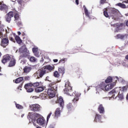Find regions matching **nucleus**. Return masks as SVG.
Returning a JSON list of instances; mask_svg holds the SVG:
<instances>
[{
	"instance_id": "16",
	"label": "nucleus",
	"mask_w": 128,
	"mask_h": 128,
	"mask_svg": "<svg viewBox=\"0 0 128 128\" xmlns=\"http://www.w3.org/2000/svg\"><path fill=\"white\" fill-rule=\"evenodd\" d=\"M34 117V118H40V114H39L38 113H30L29 112L28 114V118H32Z\"/></svg>"
},
{
	"instance_id": "35",
	"label": "nucleus",
	"mask_w": 128,
	"mask_h": 128,
	"mask_svg": "<svg viewBox=\"0 0 128 128\" xmlns=\"http://www.w3.org/2000/svg\"><path fill=\"white\" fill-rule=\"evenodd\" d=\"M67 108L70 110H74V106H72V104L71 103H69L67 104Z\"/></svg>"
},
{
	"instance_id": "45",
	"label": "nucleus",
	"mask_w": 128,
	"mask_h": 128,
	"mask_svg": "<svg viewBox=\"0 0 128 128\" xmlns=\"http://www.w3.org/2000/svg\"><path fill=\"white\" fill-rule=\"evenodd\" d=\"M30 60L31 62H34L36 61V58L34 56H31L30 58Z\"/></svg>"
},
{
	"instance_id": "15",
	"label": "nucleus",
	"mask_w": 128,
	"mask_h": 128,
	"mask_svg": "<svg viewBox=\"0 0 128 128\" xmlns=\"http://www.w3.org/2000/svg\"><path fill=\"white\" fill-rule=\"evenodd\" d=\"M74 94L75 96V97L73 99L72 102H74V104H76V102L78 100V98L80 96V93L78 92L75 91L73 93V94Z\"/></svg>"
},
{
	"instance_id": "34",
	"label": "nucleus",
	"mask_w": 128,
	"mask_h": 128,
	"mask_svg": "<svg viewBox=\"0 0 128 128\" xmlns=\"http://www.w3.org/2000/svg\"><path fill=\"white\" fill-rule=\"evenodd\" d=\"M29 54H30V51L28 50V48H25L23 52V54L24 56H28Z\"/></svg>"
},
{
	"instance_id": "55",
	"label": "nucleus",
	"mask_w": 128,
	"mask_h": 128,
	"mask_svg": "<svg viewBox=\"0 0 128 128\" xmlns=\"http://www.w3.org/2000/svg\"><path fill=\"white\" fill-rule=\"evenodd\" d=\"M24 80H30V76H27L24 77Z\"/></svg>"
},
{
	"instance_id": "58",
	"label": "nucleus",
	"mask_w": 128,
	"mask_h": 128,
	"mask_svg": "<svg viewBox=\"0 0 128 128\" xmlns=\"http://www.w3.org/2000/svg\"><path fill=\"white\" fill-rule=\"evenodd\" d=\"M53 62H58V59H54L53 60Z\"/></svg>"
},
{
	"instance_id": "26",
	"label": "nucleus",
	"mask_w": 128,
	"mask_h": 128,
	"mask_svg": "<svg viewBox=\"0 0 128 128\" xmlns=\"http://www.w3.org/2000/svg\"><path fill=\"white\" fill-rule=\"evenodd\" d=\"M58 70L60 74H64V72H66V68H64V66L59 67Z\"/></svg>"
},
{
	"instance_id": "59",
	"label": "nucleus",
	"mask_w": 128,
	"mask_h": 128,
	"mask_svg": "<svg viewBox=\"0 0 128 128\" xmlns=\"http://www.w3.org/2000/svg\"><path fill=\"white\" fill-rule=\"evenodd\" d=\"M122 2H124V4H128V0H124Z\"/></svg>"
},
{
	"instance_id": "13",
	"label": "nucleus",
	"mask_w": 128,
	"mask_h": 128,
	"mask_svg": "<svg viewBox=\"0 0 128 128\" xmlns=\"http://www.w3.org/2000/svg\"><path fill=\"white\" fill-rule=\"evenodd\" d=\"M106 88V83L104 82H102L101 84L98 85L96 87V90L97 92H100V90H104Z\"/></svg>"
},
{
	"instance_id": "28",
	"label": "nucleus",
	"mask_w": 128,
	"mask_h": 128,
	"mask_svg": "<svg viewBox=\"0 0 128 128\" xmlns=\"http://www.w3.org/2000/svg\"><path fill=\"white\" fill-rule=\"evenodd\" d=\"M32 67L30 66H26L24 68V72H30L32 70Z\"/></svg>"
},
{
	"instance_id": "52",
	"label": "nucleus",
	"mask_w": 128,
	"mask_h": 128,
	"mask_svg": "<svg viewBox=\"0 0 128 128\" xmlns=\"http://www.w3.org/2000/svg\"><path fill=\"white\" fill-rule=\"evenodd\" d=\"M104 16H106V18H108V11L106 10H104Z\"/></svg>"
},
{
	"instance_id": "6",
	"label": "nucleus",
	"mask_w": 128,
	"mask_h": 128,
	"mask_svg": "<svg viewBox=\"0 0 128 128\" xmlns=\"http://www.w3.org/2000/svg\"><path fill=\"white\" fill-rule=\"evenodd\" d=\"M56 92L54 89H52V88H48L47 91V94L49 96V98H54L56 96Z\"/></svg>"
},
{
	"instance_id": "27",
	"label": "nucleus",
	"mask_w": 128,
	"mask_h": 128,
	"mask_svg": "<svg viewBox=\"0 0 128 128\" xmlns=\"http://www.w3.org/2000/svg\"><path fill=\"white\" fill-rule=\"evenodd\" d=\"M14 38H16V34H12L9 36V40H11V42H16V40H14Z\"/></svg>"
},
{
	"instance_id": "1",
	"label": "nucleus",
	"mask_w": 128,
	"mask_h": 128,
	"mask_svg": "<svg viewBox=\"0 0 128 128\" xmlns=\"http://www.w3.org/2000/svg\"><path fill=\"white\" fill-rule=\"evenodd\" d=\"M48 71L46 70L44 67L40 68L34 74V76H36L37 78H42L46 74Z\"/></svg>"
},
{
	"instance_id": "23",
	"label": "nucleus",
	"mask_w": 128,
	"mask_h": 128,
	"mask_svg": "<svg viewBox=\"0 0 128 128\" xmlns=\"http://www.w3.org/2000/svg\"><path fill=\"white\" fill-rule=\"evenodd\" d=\"M98 112L100 114H104V108L102 104H100L98 107Z\"/></svg>"
},
{
	"instance_id": "47",
	"label": "nucleus",
	"mask_w": 128,
	"mask_h": 128,
	"mask_svg": "<svg viewBox=\"0 0 128 128\" xmlns=\"http://www.w3.org/2000/svg\"><path fill=\"white\" fill-rule=\"evenodd\" d=\"M34 56H36V58H40V54L38 51H37V52H35V53H34Z\"/></svg>"
},
{
	"instance_id": "39",
	"label": "nucleus",
	"mask_w": 128,
	"mask_h": 128,
	"mask_svg": "<svg viewBox=\"0 0 128 128\" xmlns=\"http://www.w3.org/2000/svg\"><path fill=\"white\" fill-rule=\"evenodd\" d=\"M72 87L70 86V81L68 80H65V88H70Z\"/></svg>"
},
{
	"instance_id": "49",
	"label": "nucleus",
	"mask_w": 128,
	"mask_h": 128,
	"mask_svg": "<svg viewBox=\"0 0 128 128\" xmlns=\"http://www.w3.org/2000/svg\"><path fill=\"white\" fill-rule=\"evenodd\" d=\"M100 4H106V0H100Z\"/></svg>"
},
{
	"instance_id": "50",
	"label": "nucleus",
	"mask_w": 128,
	"mask_h": 128,
	"mask_svg": "<svg viewBox=\"0 0 128 128\" xmlns=\"http://www.w3.org/2000/svg\"><path fill=\"white\" fill-rule=\"evenodd\" d=\"M121 90L124 92H126L128 88L126 86H124L123 88H120Z\"/></svg>"
},
{
	"instance_id": "31",
	"label": "nucleus",
	"mask_w": 128,
	"mask_h": 128,
	"mask_svg": "<svg viewBox=\"0 0 128 128\" xmlns=\"http://www.w3.org/2000/svg\"><path fill=\"white\" fill-rule=\"evenodd\" d=\"M117 96H118L120 100H124V92L122 90L120 92Z\"/></svg>"
},
{
	"instance_id": "17",
	"label": "nucleus",
	"mask_w": 128,
	"mask_h": 128,
	"mask_svg": "<svg viewBox=\"0 0 128 128\" xmlns=\"http://www.w3.org/2000/svg\"><path fill=\"white\" fill-rule=\"evenodd\" d=\"M16 61L14 58V57L12 56V58L10 60V62H9L8 66L10 68H12V66H16Z\"/></svg>"
},
{
	"instance_id": "63",
	"label": "nucleus",
	"mask_w": 128,
	"mask_h": 128,
	"mask_svg": "<svg viewBox=\"0 0 128 128\" xmlns=\"http://www.w3.org/2000/svg\"><path fill=\"white\" fill-rule=\"evenodd\" d=\"M22 118H24V114H22L21 116Z\"/></svg>"
},
{
	"instance_id": "42",
	"label": "nucleus",
	"mask_w": 128,
	"mask_h": 128,
	"mask_svg": "<svg viewBox=\"0 0 128 128\" xmlns=\"http://www.w3.org/2000/svg\"><path fill=\"white\" fill-rule=\"evenodd\" d=\"M60 73L58 71H55L54 72V78H60Z\"/></svg>"
},
{
	"instance_id": "29",
	"label": "nucleus",
	"mask_w": 128,
	"mask_h": 128,
	"mask_svg": "<svg viewBox=\"0 0 128 128\" xmlns=\"http://www.w3.org/2000/svg\"><path fill=\"white\" fill-rule=\"evenodd\" d=\"M15 40L18 44H22V39H20V38L18 36H15Z\"/></svg>"
},
{
	"instance_id": "2",
	"label": "nucleus",
	"mask_w": 128,
	"mask_h": 128,
	"mask_svg": "<svg viewBox=\"0 0 128 128\" xmlns=\"http://www.w3.org/2000/svg\"><path fill=\"white\" fill-rule=\"evenodd\" d=\"M122 92V90L120 88H116L113 89L111 92H109L110 94H112V98H116L118 95Z\"/></svg>"
},
{
	"instance_id": "32",
	"label": "nucleus",
	"mask_w": 128,
	"mask_h": 128,
	"mask_svg": "<svg viewBox=\"0 0 128 128\" xmlns=\"http://www.w3.org/2000/svg\"><path fill=\"white\" fill-rule=\"evenodd\" d=\"M84 12L86 16L88 18H90V13L88 12V10L86 8V6H84Z\"/></svg>"
},
{
	"instance_id": "41",
	"label": "nucleus",
	"mask_w": 128,
	"mask_h": 128,
	"mask_svg": "<svg viewBox=\"0 0 128 128\" xmlns=\"http://www.w3.org/2000/svg\"><path fill=\"white\" fill-rule=\"evenodd\" d=\"M16 22L18 26H22V20L16 21Z\"/></svg>"
},
{
	"instance_id": "5",
	"label": "nucleus",
	"mask_w": 128,
	"mask_h": 128,
	"mask_svg": "<svg viewBox=\"0 0 128 128\" xmlns=\"http://www.w3.org/2000/svg\"><path fill=\"white\" fill-rule=\"evenodd\" d=\"M56 92L54 89H52V88H48L47 91V94L49 96V98H54L56 96Z\"/></svg>"
},
{
	"instance_id": "11",
	"label": "nucleus",
	"mask_w": 128,
	"mask_h": 128,
	"mask_svg": "<svg viewBox=\"0 0 128 128\" xmlns=\"http://www.w3.org/2000/svg\"><path fill=\"white\" fill-rule=\"evenodd\" d=\"M48 87L54 90H58V84L56 82H52L49 84Z\"/></svg>"
},
{
	"instance_id": "48",
	"label": "nucleus",
	"mask_w": 128,
	"mask_h": 128,
	"mask_svg": "<svg viewBox=\"0 0 128 128\" xmlns=\"http://www.w3.org/2000/svg\"><path fill=\"white\" fill-rule=\"evenodd\" d=\"M32 52L34 54L35 52H36L38 50V48H33L32 49Z\"/></svg>"
},
{
	"instance_id": "24",
	"label": "nucleus",
	"mask_w": 128,
	"mask_h": 128,
	"mask_svg": "<svg viewBox=\"0 0 128 128\" xmlns=\"http://www.w3.org/2000/svg\"><path fill=\"white\" fill-rule=\"evenodd\" d=\"M58 103L60 104V106L62 108L64 106V99L62 97H60L58 100Z\"/></svg>"
},
{
	"instance_id": "61",
	"label": "nucleus",
	"mask_w": 128,
	"mask_h": 128,
	"mask_svg": "<svg viewBox=\"0 0 128 128\" xmlns=\"http://www.w3.org/2000/svg\"><path fill=\"white\" fill-rule=\"evenodd\" d=\"M18 36H20V34H22V33L20 32H18Z\"/></svg>"
},
{
	"instance_id": "53",
	"label": "nucleus",
	"mask_w": 128,
	"mask_h": 128,
	"mask_svg": "<svg viewBox=\"0 0 128 128\" xmlns=\"http://www.w3.org/2000/svg\"><path fill=\"white\" fill-rule=\"evenodd\" d=\"M112 26H114V28H118L120 26V24L118 23H116L113 24H111Z\"/></svg>"
},
{
	"instance_id": "8",
	"label": "nucleus",
	"mask_w": 128,
	"mask_h": 128,
	"mask_svg": "<svg viewBox=\"0 0 128 128\" xmlns=\"http://www.w3.org/2000/svg\"><path fill=\"white\" fill-rule=\"evenodd\" d=\"M24 88L26 90L27 92H32L34 88H32V83L26 84L24 85Z\"/></svg>"
},
{
	"instance_id": "36",
	"label": "nucleus",
	"mask_w": 128,
	"mask_h": 128,
	"mask_svg": "<svg viewBox=\"0 0 128 128\" xmlns=\"http://www.w3.org/2000/svg\"><path fill=\"white\" fill-rule=\"evenodd\" d=\"M47 96L48 94L44 93H42L40 94V97H41V98H42V100H46Z\"/></svg>"
},
{
	"instance_id": "57",
	"label": "nucleus",
	"mask_w": 128,
	"mask_h": 128,
	"mask_svg": "<svg viewBox=\"0 0 128 128\" xmlns=\"http://www.w3.org/2000/svg\"><path fill=\"white\" fill-rule=\"evenodd\" d=\"M76 4L77 6H78V4H79L78 0H76Z\"/></svg>"
},
{
	"instance_id": "12",
	"label": "nucleus",
	"mask_w": 128,
	"mask_h": 128,
	"mask_svg": "<svg viewBox=\"0 0 128 128\" xmlns=\"http://www.w3.org/2000/svg\"><path fill=\"white\" fill-rule=\"evenodd\" d=\"M8 38H4L2 40L0 46L3 48H6L7 46H8Z\"/></svg>"
},
{
	"instance_id": "20",
	"label": "nucleus",
	"mask_w": 128,
	"mask_h": 128,
	"mask_svg": "<svg viewBox=\"0 0 128 128\" xmlns=\"http://www.w3.org/2000/svg\"><path fill=\"white\" fill-rule=\"evenodd\" d=\"M44 70H48L49 72H52L54 70V66H51L50 65H46V66H43Z\"/></svg>"
},
{
	"instance_id": "21",
	"label": "nucleus",
	"mask_w": 128,
	"mask_h": 128,
	"mask_svg": "<svg viewBox=\"0 0 128 128\" xmlns=\"http://www.w3.org/2000/svg\"><path fill=\"white\" fill-rule=\"evenodd\" d=\"M60 116V108H58L55 111L54 118H58Z\"/></svg>"
},
{
	"instance_id": "22",
	"label": "nucleus",
	"mask_w": 128,
	"mask_h": 128,
	"mask_svg": "<svg viewBox=\"0 0 128 128\" xmlns=\"http://www.w3.org/2000/svg\"><path fill=\"white\" fill-rule=\"evenodd\" d=\"M114 86H116V84H108L107 85H105V90H106V92H108V90H112V88H114Z\"/></svg>"
},
{
	"instance_id": "54",
	"label": "nucleus",
	"mask_w": 128,
	"mask_h": 128,
	"mask_svg": "<svg viewBox=\"0 0 128 128\" xmlns=\"http://www.w3.org/2000/svg\"><path fill=\"white\" fill-rule=\"evenodd\" d=\"M50 116H52V112L50 113L47 116L46 120L47 122L50 120Z\"/></svg>"
},
{
	"instance_id": "64",
	"label": "nucleus",
	"mask_w": 128,
	"mask_h": 128,
	"mask_svg": "<svg viewBox=\"0 0 128 128\" xmlns=\"http://www.w3.org/2000/svg\"><path fill=\"white\" fill-rule=\"evenodd\" d=\"M125 86L127 87V88H128V84H127Z\"/></svg>"
},
{
	"instance_id": "14",
	"label": "nucleus",
	"mask_w": 128,
	"mask_h": 128,
	"mask_svg": "<svg viewBox=\"0 0 128 128\" xmlns=\"http://www.w3.org/2000/svg\"><path fill=\"white\" fill-rule=\"evenodd\" d=\"M0 10L5 12H8V8L6 4H4V2H0Z\"/></svg>"
},
{
	"instance_id": "44",
	"label": "nucleus",
	"mask_w": 128,
	"mask_h": 128,
	"mask_svg": "<svg viewBox=\"0 0 128 128\" xmlns=\"http://www.w3.org/2000/svg\"><path fill=\"white\" fill-rule=\"evenodd\" d=\"M116 6H120V8H126V4L122 3H118L116 4Z\"/></svg>"
},
{
	"instance_id": "25",
	"label": "nucleus",
	"mask_w": 128,
	"mask_h": 128,
	"mask_svg": "<svg viewBox=\"0 0 128 128\" xmlns=\"http://www.w3.org/2000/svg\"><path fill=\"white\" fill-rule=\"evenodd\" d=\"M44 90V86H39L38 88L35 89V92H42Z\"/></svg>"
},
{
	"instance_id": "30",
	"label": "nucleus",
	"mask_w": 128,
	"mask_h": 128,
	"mask_svg": "<svg viewBox=\"0 0 128 128\" xmlns=\"http://www.w3.org/2000/svg\"><path fill=\"white\" fill-rule=\"evenodd\" d=\"M14 22H18L20 20V14L16 13L14 16Z\"/></svg>"
},
{
	"instance_id": "18",
	"label": "nucleus",
	"mask_w": 128,
	"mask_h": 128,
	"mask_svg": "<svg viewBox=\"0 0 128 128\" xmlns=\"http://www.w3.org/2000/svg\"><path fill=\"white\" fill-rule=\"evenodd\" d=\"M44 118H39L36 120V122L39 124V126H44Z\"/></svg>"
},
{
	"instance_id": "46",
	"label": "nucleus",
	"mask_w": 128,
	"mask_h": 128,
	"mask_svg": "<svg viewBox=\"0 0 128 128\" xmlns=\"http://www.w3.org/2000/svg\"><path fill=\"white\" fill-rule=\"evenodd\" d=\"M32 122L34 126H36V124L34 122H36V118H34V117H32Z\"/></svg>"
},
{
	"instance_id": "33",
	"label": "nucleus",
	"mask_w": 128,
	"mask_h": 128,
	"mask_svg": "<svg viewBox=\"0 0 128 128\" xmlns=\"http://www.w3.org/2000/svg\"><path fill=\"white\" fill-rule=\"evenodd\" d=\"M24 80V77H20L16 78L15 80L16 84H20V82H22Z\"/></svg>"
},
{
	"instance_id": "37",
	"label": "nucleus",
	"mask_w": 128,
	"mask_h": 128,
	"mask_svg": "<svg viewBox=\"0 0 128 128\" xmlns=\"http://www.w3.org/2000/svg\"><path fill=\"white\" fill-rule=\"evenodd\" d=\"M116 14V11L114 10H110V16H114Z\"/></svg>"
},
{
	"instance_id": "51",
	"label": "nucleus",
	"mask_w": 128,
	"mask_h": 128,
	"mask_svg": "<svg viewBox=\"0 0 128 128\" xmlns=\"http://www.w3.org/2000/svg\"><path fill=\"white\" fill-rule=\"evenodd\" d=\"M66 62V60H64V59H61L60 60L58 64H64V63Z\"/></svg>"
},
{
	"instance_id": "7",
	"label": "nucleus",
	"mask_w": 128,
	"mask_h": 128,
	"mask_svg": "<svg viewBox=\"0 0 128 128\" xmlns=\"http://www.w3.org/2000/svg\"><path fill=\"white\" fill-rule=\"evenodd\" d=\"M14 12L12 11L10 12L6 16L5 18H6V22L9 23L12 20V18H14Z\"/></svg>"
},
{
	"instance_id": "62",
	"label": "nucleus",
	"mask_w": 128,
	"mask_h": 128,
	"mask_svg": "<svg viewBox=\"0 0 128 128\" xmlns=\"http://www.w3.org/2000/svg\"><path fill=\"white\" fill-rule=\"evenodd\" d=\"M125 58H126V60H128V54H127V55L126 56Z\"/></svg>"
},
{
	"instance_id": "38",
	"label": "nucleus",
	"mask_w": 128,
	"mask_h": 128,
	"mask_svg": "<svg viewBox=\"0 0 128 128\" xmlns=\"http://www.w3.org/2000/svg\"><path fill=\"white\" fill-rule=\"evenodd\" d=\"M32 86H34V88H38L40 86V82H36L34 83H32Z\"/></svg>"
},
{
	"instance_id": "4",
	"label": "nucleus",
	"mask_w": 128,
	"mask_h": 128,
	"mask_svg": "<svg viewBox=\"0 0 128 128\" xmlns=\"http://www.w3.org/2000/svg\"><path fill=\"white\" fill-rule=\"evenodd\" d=\"M30 110L34 112H40V106L38 104H31L30 106Z\"/></svg>"
},
{
	"instance_id": "40",
	"label": "nucleus",
	"mask_w": 128,
	"mask_h": 128,
	"mask_svg": "<svg viewBox=\"0 0 128 128\" xmlns=\"http://www.w3.org/2000/svg\"><path fill=\"white\" fill-rule=\"evenodd\" d=\"M116 38H120V40H124V36L123 34H118L116 35Z\"/></svg>"
},
{
	"instance_id": "3",
	"label": "nucleus",
	"mask_w": 128,
	"mask_h": 128,
	"mask_svg": "<svg viewBox=\"0 0 128 128\" xmlns=\"http://www.w3.org/2000/svg\"><path fill=\"white\" fill-rule=\"evenodd\" d=\"M118 80V76L116 77H112L110 76H109L105 80V82L106 84H108L110 82H112V84H116V82Z\"/></svg>"
},
{
	"instance_id": "10",
	"label": "nucleus",
	"mask_w": 128,
	"mask_h": 128,
	"mask_svg": "<svg viewBox=\"0 0 128 128\" xmlns=\"http://www.w3.org/2000/svg\"><path fill=\"white\" fill-rule=\"evenodd\" d=\"M64 94H66L68 96H74L72 87L65 88L64 90Z\"/></svg>"
},
{
	"instance_id": "19",
	"label": "nucleus",
	"mask_w": 128,
	"mask_h": 128,
	"mask_svg": "<svg viewBox=\"0 0 128 128\" xmlns=\"http://www.w3.org/2000/svg\"><path fill=\"white\" fill-rule=\"evenodd\" d=\"M94 121L96 122H102V116H100V114H96Z\"/></svg>"
},
{
	"instance_id": "60",
	"label": "nucleus",
	"mask_w": 128,
	"mask_h": 128,
	"mask_svg": "<svg viewBox=\"0 0 128 128\" xmlns=\"http://www.w3.org/2000/svg\"><path fill=\"white\" fill-rule=\"evenodd\" d=\"M126 26H128V20L126 22Z\"/></svg>"
},
{
	"instance_id": "9",
	"label": "nucleus",
	"mask_w": 128,
	"mask_h": 128,
	"mask_svg": "<svg viewBox=\"0 0 128 128\" xmlns=\"http://www.w3.org/2000/svg\"><path fill=\"white\" fill-rule=\"evenodd\" d=\"M13 56H10L8 54H6V55H4L3 56V58L2 59V64H6V62H10V59L12 58V57Z\"/></svg>"
},
{
	"instance_id": "43",
	"label": "nucleus",
	"mask_w": 128,
	"mask_h": 128,
	"mask_svg": "<svg viewBox=\"0 0 128 128\" xmlns=\"http://www.w3.org/2000/svg\"><path fill=\"white\" fill-rule=\"evenodd\" d=\"M16 106L18 110H22L24 108V106L20 104H16Z\"/></svg>"
},
{
	"instance_id": "56",
	"label": "nucleus",
	"mask_w": 128,
	"mask_h": 128,
	"mask_svg": "<svg viewBox=\"0 0 128 128\" xmlns=\"http://www.w3.org/2000/svg\"><path fill=\"white\" fill-rule=\"evenodd\" d=\"M4 36V34H2V32H0V38Z\"/></svg>"
}]
</instances>
